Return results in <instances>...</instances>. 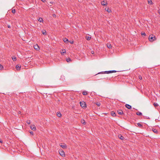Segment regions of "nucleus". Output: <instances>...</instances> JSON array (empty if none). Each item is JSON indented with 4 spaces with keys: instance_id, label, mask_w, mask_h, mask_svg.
<instances>
[{
    "instance_id": "nucleus-2",
    "label": "nucleus",
    "mask_w": 160,
    "mask_h": 160,
    "mask_svg": "<svg viewBox=\"0 0 160 160\" xmlns=\"http://www.w3.org/2000/svg\"><path fill=\"white\" fill-rule=\"evenodd\" d=\"M80 104L82 108H85L86 107V103L84 102H80Z\"/></svg>"
},
{
    "instance_id": "nucleus-36",
    "label": "nucleus",
    "mask_w": 160,
    "mask_h": 160,
    "mask_svg": "<svg viewBox=\"0 0 160 160\" xmlns=\"http://www.w3.org/2000/svg\"><path fill=\"white\" fill-rule=\"evenodd\" d=\"M117 72V71L116 70H112V72Z\"/></svg>"
},
{
    "instance_id": "nucleus-33",
    "label": "nucleus",
    "mask_w": 160,
    "mask_h": 160,
    "mask_svg": "<svg viewBox=\"0 0 160 160\" xmlns=\"http://www.w3.org/2000/svg\"><path fill=\"white\" fill-rule=\"evenodd\" d=\"M96 104L98 106H99L100 105V103L99 102H97V103H96Z\"/></svg>"
},
{
    "instance_id": "nucleus-22",
    "label": "nucleus",
    "mask_w": 160,
    "mask_h": 160,
    "mask_svg": "<svg viewBox=\"0 0 160 160\" xmlns=\"http://www.w3.org/2000/svg\"><path fill=\"white\" fill-rule=\"evenodd\" d=\"M136 114L140 116L142 115V113L140 112H138L136 113Z\"/></svg>"
},
{
    "instance_id": "nucleus-40",
    "label": "nucleus",
    "mask_w": 160,
    "mask_h": 160,
    "mask_svg": "<svg viewBox=\"0 0 160 160\" xmlns=\"http://www.w3.org/2000/svg\"><path fill=\"white\" fill-rule=\"evenodd\" d=\"M41 0L43 2H45V0Z\"/></svg>"
},
{
    "instance_id": "nucleus-39",
    "label": "nucleus",
    "mask_w": 160,
    "mask_h": 160,
    "mask_svg": "<svg viewBox=\"0 0 160 160\" xmlns=\"http://www.w3.org/2000/svg\"><path fill=\"white\" fill-rule=\"evenodd\" d=\"M139 78L140 79H142V77L141 76L139 77Z\"/></svg>"
},
{
    "instance_id": "nucleus-4",
    "label": "nucleus",
    "mask_w": 160,
    "mask_h": 160,
    "mask_svg": "<svg viewBox=\"0 0 160 160\" xmlns=\"http://www.w3.org/2000/svg\"><path fill=\"white\" fill-rule=\"evenodd\" d=\"M112 72V71H105L104 72H101L98 73V74L99 73H107V74H109L110 73H111Z\"/></svg>"
},
{
    "instance_id": "nucleus-28",
    "label": "nucleus",
    "mask_w": 160,
    "mask_h": 160,
    "mask_svg": "<svg viewBox=\"0 0 160 160\" xmlns=\"http://www.w3.org/2000/svg\"><path fill=\"white\" fill-rule=\"evenodd\" d=\"M12 12L14 14L16 12V10L15 9H12Z\"/></svg>"
},
{
    "instance_id": "nucleus-43",
    "label": "nucleus",
    "mask_w": 160,
    "mask_h": 160,
    "mask_svg": "<svg viewBox=\"0 0 160 160\" xmlns=\"http://www.w3.org/2000/svg\"><path fill=\"white\" fill-rule=\"evenodd\" d=\"M8 28H10V25H8Z\"/></svg>"
},
{
    "instance_id": "nucleus-6",
    "label": "nucleus",
    "mask_w": 160,
    "mask_h": 160,
    "mask_svg": "<svg viewBox=\"0 0 160 160\" xmlns=\"http://www.w3.org/2000/svg\"><path fill=\"white\" fill-rule=\"evenodd\" d=\"M101 4L103 6L107 5L108 4V3L107 1H103L101 2Z\"/></svg>"
},
{
    "instance_id": "nucleus-42",
    "label": "nucleus",
    "mask_w": 160,
    "mask_h": 160,
    "mask_svg": "<svg viewBox=\"0 0 160 160\" xmlns=\"http://www.w3.org/2000/svg\"><path fill=\"white\" fill-rule=\"evenodd\" d=\"M158 13L160 15V9L158 11Z\"/></svg>"
},
{
    "instance_id": "nucleus-37",
    "label": "nucleus",
    "mask_w": 160,
    "mask_h": 160,
    "mask_svg": "<svg viewBox=\"0 0 160 160\" xmlns=\"http://www.w3.org/2000/svg\"><path fill=\"white\" fill-rule=\"evenodd\" d=\"M70 42L71 44H73V41H70Z\"/></svg>"
},
{
    "instance_id": "nucleus-3",
    "label": "nucleus",
    "mask_w": 160,
    "mask_h": 160,
    "mask_svg": "<svg viewBox=\"0 0 160 160\" xmlns=\"http://www.w3.org/2000/svg\"><path fill=\"white\" fill-rule=\"evenodd\" d=\"M59 154H60V155L61 156H65L64 152V151H63L62 150V149L59 150Z\"/></svg>"
},
{
    "instance_id": "nucleus-32",
    "label": "nucleus",
    "mask_w": 160,
    "mask_h": 160,
    "mask_svg": "<svg viewBox=\"0 0 160 160\" xmlns=\"http://www.w3.org/2000/svg\"><path fill=\"white\" fill-rule=\"evenodd\" d=\"M141 35H144V36H145L146 35V34L145 32H142Z\"/></svg>"
},
{
    "instance_id": "nucleus-10",
    "label": "nucleus",
    "mask_w": 160,
    "mask_h": 160,
    "mask_svg": "<svg viewBox=\"0 0 160 160\" xmlns=\"http://www.w3.org/2000/svg\"><path fill=\"white\" fill-rule=\"evenodd\" d=\"M16 68L17 70H19L20 69L21 66L17 65L16 66Z\"/></svg>"
},
{
    "instance_id": "nucleus-24",
    "label": "nucleus",
    "mask_w": 160,
    "mask_h": 160,
    "mask_svg": "<svg viewBox=\"0 0 160 160\" xmlns=\"http://www.w3.org/2000/svg\"><path fill=\"white\" fill-rule=\"evenodd\" d=\"M91 38V37H89V36H87L86 37V39L87 40H90V39Z\"/></svg>"
},
{
    "instance_id": "nucleus-7",
    "label": "nucleus",
    "mask_w": 160,
    "mask_h": 160,
    "mask_svg": "<svg viewBox=\"0 0 160 160\" xmlns=\"http://www.w3.org/2000/svg\"><path fill=\"white\" fill-rule=\"evenodd\" d=\"M31 129L33 131H35L36 130V127L35 125H33L31 126Z\"/></svg>"
},
{
    "instance_id": "nucleus-11",
    "label": "nucleus",
    "mask_w": 160,
    "mask_h": 160,
    "mask_svg": "<svg viewBox=\"0 0 160 160\" xmlns=\"http://www.w3.org/2000/svg\"><path fill=\"white\" fill-rule=\"evenodd\" d=\"M105 10L107 11L108 12H111V10L108 8H105Z\"/></svg>"
},
{
    "instance_id": "nucleus-44",
    "label": "nucleus",
    "mask_w": 160,
    "mask_h": 160,
    "mask_svg": "<svg viewBox=\"0 0 160 160\" xmlns=\"http://www.w3.org/2000/svg\"><path fill=\"white\" fill-rule=\"evenodd\" d=\"M0 142H2V141L1 140H0Z\"/></svg>"
},
{
    "instance_id": "nucleus-17",
    "label": "nucleus",
    "mask_w": 160,
    "mask_h": 160,
    "mask_svg": "<svg viewBox=\"0 0 160 160\" xmlns=\"http://www.w3.org/2000/svg\"><path fill=\"white\" fill-rule=\"evenodd\" d=\"M38 21L40 22H42L43 21V19L42 18H39L38 19Z\"/></svg>"
},
{
    "instance_id": "nucleus-15",
    "label": "nucleus",
    "mask_w": 160,
    "mask_h": 160,
    "mask_svg": "<svg viewBox=\"0 0 160 160\" xmlns=\"http://www.w3.org/2000/svg\"><path fill=\"white\" fill-rule=\"evenodd\" d=\"M82 94L84 95H87L88 92H87L86 91H84L83 92Z\"/></svg>"
},
{
    "instance_id": "nucleus-19",
    "label": "nucleus",
    "mask_w": 160,
    "mask_h": 160,
    "mask_svg": "<svg viewBox=\"0 0 160 160\" xmlns=\"http://www.w3.org/2000/svg\"><path fill=\"white\" fill-rule=\"evenodd\" d=\"M111 114L113 116H116V113H115V112H111Z\"/></svg>"
},
{
    "instance_id": "nucleus-1",
    "label": "nucleus",
    "mask_w": 160,
    "mask_h": 160,
    "mask_svg": "<svg viewBox=\"0 0 160 160\" xmlns=\"http://www.w3.org/2000/svg\"><path fill=\"white\" fill-rule=\"evenodd\" d=\"M156 39V37L154 35L151 34L149 35V40L150 42H152Z\"/></svg>"
},
{
    "instance_id": "nucleus-25",
    "label": "nucleus",
    "mask_w": 160,
    "mask_h": 160,
    "mask_svg": "<svg viewBox=\"0 0 160 160\" xmlns=\"http://www.w3.org/2000/svg\"><path fill=\"white\" fill-rule=\"evenodd\" d=\"M62 51H63L62 52H61V53L62 55H63V54L64 53H65L66 52V51H65V49L63 50H62Z\"/></svg>"
},
{
    "instance_id": "nucleus-26",
    "label": "nucleus",
    "mask_w": 160,
    "mask_h": 160,
    "mask_svg": "<svg viewBox=\"0 0 160 160\" xmlns=\"http://www.w3.org/2000/svg\"><path fill=\"white\" fill-rule=\"evenodd\" d=\"M12 59L13 61H16V58L15 57H13L12 58Z\"/></svg>"
},
{
    "instance_id": "nucleus-35",
    "label": "nucleus",
    "mask_w": 160,
    "mask_h": 160,
    "mask_svg": "<svg viewBox=\"0 0 160 160\" xmlns=\"http://www.w3.org/2000/svg\"><path fill=\"white\" fill-rule=\"evenodd\" d=\"M27 123L28 124H30V121H27Z\"/></svg>"
},
{
    "instance_id": "nucleus-29",
    "label": "nucleus",
    "mask_w": 160,
    "mask_h": 160,
    "mask_svg": "<svg viewBox=\"0 0 160 160\" xmlns=\"http://www.w3.org/2000/svg\"><path fill=\"white\" fill-rule=\"evenodd\" d=\"M153 105L155 107H157L158 105V104L157 103H154Z\"/></svg>"
},
{
    "instance_id": "nucleus-23",
    "label": "nucleus",
    "mask_w": 160,
    "mask_h": 160,
    "mask_svg": "<svg viewBox=\"0 0 160 160\" xmlns=\"http://www.w3.org/2000/svg\"><path fill=\"white\" fill-rule=\"evenodd\" d=\"M42 33L43 35H46V32L45 30H44L42 31Z\"/></svg>"
},
{
    "instance_id": "nucleus-21",
    "label": "nucleus",
    "mask_w": 160,
    "mask_h": 160,
    "mask_svg": "<svg viewBox=\"0 0 160 160\" xmlns=\"http://www.w3.org/2000/svg\"><path fill=\"white\" fill-rule=\"evenodd\" d=\"M148 4H152V2L151 0H148Z\"/></svg>"
},
{
    "instance_id": "nucleus-16",
    "label": "nucleus",
    "mask_w": 160,
    "mask_h": 160,
    "mask_svg": "<svg viewBox=\"0 0 160 160\" xmlns=\"http://www.w3.org/2000/svg\"><path fill=\"white\" fill-rule=\"evenodd\" d=\"M152 131L155 133H157L158 132V130L155 129L153 128L152 129Z\"/></svg>"
},
{
    "instance_id": "nucleus-8",
    "label": "nucleus",
    "mask_w": 160,
    "mask_h": 160,
    "mask_svg": "<svg viewBox=\"0 0 160 160\" xmlns=\"http://www.w3.org/2000/svg\"><path fill=\"white\" fill-rule=\"evenodd\" d=\"M118 112L119 114H120V115H122L123 114V111L121 110H118Z\"/></svg>"
},
{
    "instance_id": "nucleus-20",
    "label": "nucleus",
    "mask_w": 160,
    "mask_h": 160,
    "mask_svg": "<svg viewBox=\"0 0 160 160\" xmlns=\"http://www.w3.org/2000/svg\"><path fill=\"white\" fill-rule=\"evenodd\" d=\"M66 61L67 62H70V61H71V59L70 58H68L66 59Z\"/></svg>"
},
{
    "instance_id": "nucleus-27",
    "label": "nucleus",
    "mask_w": 160,
    "mask_h": 160,
    "mask_svg": "<svg viewBox=\"0 0 160 160\" xmlns=\"http://www.w3.org/2000/svg\"><path fill=\"white\" fill-rule=\"evenodd\" d=\"M107 46L109 48H111V45L110 44H108L107 45Z\"/></svg>"
},
{
    "instance_id": "nucleus-30",
    "label": "nucleus",
    "mask_w": 160,
    "mask_h": 160,
    "mask_svg": "<svg viewBox=\"0 0 160 160\" xmlns=\"http://www.w3.org/2000/svg\"><path fill=\"white\" fill-rule=\"evenodd\" d=\"M3 68V66L1 64H0V70H2Z\"/></svg>"
},
{
    "instance_id": "nucleus-41",
    "label": "nucleus",
    "mask_w": 160,
    "mask_h": 160,
    "mask_svg": "<svg viewBox=\"0 0 160 160\" xmlns=\"http://www.w3.org/2000/svg\"><path fill=\"white\" fill-rule=\"evenodd\" d=\"M83 121H84L83 120ZM82 123H83V124H85V122L84 121V122H82Z\"/></svg>"
},
{
    "instance_id": "nucleus-34",
    "label": "nucleus",
    "mask_w": 160,
    "mask_h": 160,
    "mask_svg": "<svg viewBox=\"0 0 160 160\" xmlns=\"http://www.w3.org/2000/svg\"><path fill=\"white\" fill-rule=\"evenodd\" d=\"M29 132L31 134H32V135H33V132L32 131H30Z\"/></svg>"
},
{
    "instance_id": "nucleus-9",
    "label": "nucleus",
    "mask_w": 160,
    "mask_h": 160,
    "mask_svg": "<svg viewBox=\"0 0 160 160\" xmlns=\"http://www.w3.org/2000/svg\"><path fill=\"white\" fill-rule=\"evenodd\" d=\"M125 106L127 108H128V109H130L131 108H132V107L131 106H130V105H129L128 104H126Z\"/></svg>"
},
{
    "instance_id": "nucleus-18",
    "label": "nucleus",
    "mask_w": 160,
    "mask_h": 160,
    "mask_svg": "<svg viewBox=\"0 0 160 160\" xmlns=\"http://www.w3.org/2000/svg\"><path fill=\"white\" fill-rule=\"evenodd\" d=\"M57 115L59 117H60L61 116V114L60 112H58L57 113Z\"/></svg>"
},
{
    "instance_id": "nucleus-38",
    "label": "nucleus",
    "mask_w": 160,
    "mask_h": 160,
    "mask_svg": "<svg viewBox=\"0 0 160 160\" xmlns=\"http://www.w3.org/2000/svg\"><path fill=\"white\" fill-rule=\"evenodd\" d=\"M91 52L92 54H93L94 53V52L93 51H91Z\"/></svg>"
},
{
    "instance_id": "nucleus-12",
    "label": "nucleus",
    "mask_w": 160,
    "mask_h": 160,
    "mask_svg": "<svg viewBox=\"0 0 160 160\" xmlns=\"http://www.w3.org/2000/svg\"><path fill=\"white\" fill-rule=\"evenodd\" d=\"M118 137L121 139L122 140L123 138L124 137L121 135L119 134L118 135Z\"/></svg>"
},
{
    "instance_id": "nucleus-13",
    "label": "nucleus",
    "mask_w": 160,
    "mask_h": 160,
    "mask_svg": "<svg viewBox=\"0 0 160 160\" xmlns=\"http://www.w3.org/2000/svg\"><path fill=\"white\" fill-rule=\"evenodd\" d=\"M61 147L65 149L67 148V146L65 144L60 145Z\"/></svg>"
},
{
    "instance_id": "nucleus-14",
    "label": "nucleus",
    "mask_w": 160,
    "mask_h": 160,
    "mask_svg": "<svg viewBox=\"0 0 160 160\" xmlns=\"http://www.w3.org/2000/svg\"><path fill=\"white\" fill-rule=\"evenodd\" d=\"M63 41L66 43H67L68 42V39L66 38L64 39Z\"/></svg>"
},
{
    "instance_id": "nucleus-5",
    "label": "nucleus",
    "mask_w": 160,
    "mask_h": 160,
    "mask_svg": "<svg viewBox=\"0 0 160 160\" xmlns=\"http://www.w3.org/2000/svg\"><path fill=\"white\" fill-rule=\"evenodd\" d=\"M34 48L37 50H39L40 49L39 46L38 45V44H36V45H34Z\"/></svg>"
},
{
    "instance_id": "nucleus-31",
    "label": "nucleus",
    "mask_w": 160,
    "mask_h": 160,
    "mask_svg": "<svg viewBox=\"0 0 160 160\" xmlns=\"http://www.w3.org/2000/svg\"><path fill=\"white\" fill-rule=\"evenodd\" d=\"M137 125H138V126H139L140 127L142 126V125H141V124L139 123H137Z\"/></svg>"
}]
</instances>
